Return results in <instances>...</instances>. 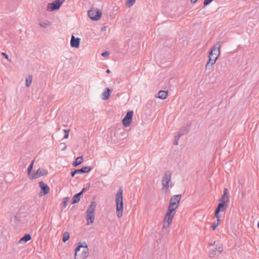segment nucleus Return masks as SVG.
Returning a JSON list of instances; mask_svg holds the SVG:
<instances>
[{
  "label": "nucleus",
  "mask_w": 259,
  "mask_h": 259,
  "mask_svg": "<svg viewBox=\"0 0 259 259\" xmlns=\"http://www.w3.org/2000/svg\"><path fill=\"white\" fill-rule=\"evenodd\" d=\"M220 42H218L211 48L210 51L208 53L209 60L206 64V69L212 66L215 63L216 60L220 55Z\"/></svg>",
  "instance_id": "obj_1"
},
{
  "label": "nucleus",
  "mask_w": 259,
  "mask_h": 259,
  "mask_svg": "<svg viewBox=\"0 0 259 259\" xmlns=\"http://www.w3.org/2000/svg\"><path fill=\"white\" fill-rule=\"evenodd\" d=\"M75 251V259H87L89 254L88 245L85 242H78Z\"/></svg>",
  "instance_id": "obj_2"
},
{
  "label": "nucleus",
  "mask_w": 259,
  "mask_h": 259,
  "mask_svg": "<svg viewBox=\"0 0 259 259\" xmlns=\"http://www.w3.org/2000/svg\"><path fill=\"white\" fill-rule=\"evenodd\" d=\"M122 192V188H120L116 195V215L119 218L122 216L123 205Z\"/></svg>",
  "instance_id": "obj_3"
},
{
  "label": "nucleus",
  "mask_w": 259,
  "mask_h": 259,
  "mask_svg": "<svg viewBox=\"0 0 259 259\" xmlns=\"http://www.w3.org/2000/svg\"><path fill=\"white\" fill-rule=\"evenodd\" d=\"M97 204L95 201H92L90 205L88 208L86 214L87 225H89L94 223L95 220L94 213Z\"/></svg>",
  "instance_id": "obj_4"
},
{
  "label": "nucleus",
  "mask_w": 259,
  "mask_h": 259,
  "mask_svg": "<svg viewBox=\"0 0 259 259\" xmlns=\"http://www.w3.org/2000/svg\"><path fill=\"white\" fill-rule=\"evenodd\" d=\"M171 174L169 170L166 171L162 180V189L167 190L169 187L172 186V182L171 181Z\"/></svg>",
  "instance_id": "obj_5"
},
{
  "label": "nucleus",
  "mask_w": 259,
  "mask_h": 259,
  "mask_svg": "<svg viewBox=\"0 0 259 259\" xmlns=\"http://www.w3.org/2000/svg\"><path fill=\"white\" fill-rule=\"evenodd\" d=\"M102 14L101 11L95 8H93L88 11V16L93 20H99Z\"/></svg>",
  "instance_id": "obj_6"
},
{
  "label": "nucleus",
  "mask_w": 259,
  "mask_h": 259,
  "mask_svg": "<svg viewBox=\"0 0 259 259\" xmlns=\"http://www.w3.org/2000/svg\"><path fill=\"white\" fill-rule=\"evenodd\" d=\"M181 199V195L179 194L174 195L170 198L169 205L177 209L179 206V204Z\"/></svg>",
  "instance_id": "obj_7"
},
{
  "label": "nucleus",
  "mask_w": 259,
  "mask_h": 259,
  "mask_svg": "<svg viewBox=\"0 0 259 259\" xmlns=\"http://www.w3.org/2000/svg\"><path fill=\"white\" fill-rule=\"evenodd\" d=\"M133 115V111H128L125 116V117L122 119V123L125 127H127L130 126L132 121V117Z\"/></svg>",
  "instance_id": "obj_8"
},
{
  "label": "nucleus",
  "mask_w": 259,
  "mask_h": 259,
  "mask_svg": "<svg viewBox=\"0 0 259 259\" xmlns=\"http://www.w3.org/2000/svg\"><path fill=\"white\" fill-rule=\"evenodd\" d=\"M92 169L91 166H85L82 167L81 168L79 169H74L73 171H71V176L74 177L75 175L78 174H84L89 172Z\"/></svg>",
  "instance_id": "obj_9"
},
{
  "label": "nucleus",
  "mask_w": 259,
  "mask_h": 259,
  "mask_svg": "<svg viewBox=\"0 0 259 259\" xmlns=\"http://www.w3.org/2000/svg\"><path fill=\"white\" fill-rule=\"evenodd\" d=\"M228 205L226 204H223L222 203H219L217 208L215 210V217L217 219L220 218L221 215L219 214L221 211H224L227 209Z\"/></svg>",
  "instance_id": "obj_10"
},
{
  "label": "nucleus",
  "mask_w": 259,
  "mask_h": 259,
  "mask_svg": "<svg viewBox=\"0 0 259 259\" xmlns=\"http://www.w3.org/2000/svg\"><path fill=\"white\" fill-rule=\"evenodd\" d=\"M39 186L41 188V190L39 192V195L40 196L46 195L49 193V187L46 184L44 183L42 181H40L39 182Z\"/></svg>",
  "instance_id": "obj_11"
},
{
  "label": "nucleus",
  "mask_w": 259,
  "mask_h": 259,
  "mask_svg": "<svg viewBox=\"0 0 259 259\" xmlns=\"http://www.w3.org/2000/svg\"><path fill=\"white\" fill-rule=\"evenodd\" d=\"M48 170L47 169L39 168L36 172L33 171V179H37L40 177L45 176L47 174Z\"/></svg>",
  "instance_id": "obj_12"
},
{
  "label": "nucleus",
  "mask_w": 259,
  "mask_h": 259,
  "mask_svg": "<svg viewBox=\"0 0 259 259\" xmlns=\"http://www.w3.org/2000/svg\"><path fill=\"white\" fill-rule=\"evenodd\" d=\"M61 6L59 4H57L56 2L54 1L52 3L48 4L47 10L49 12H52L55 10H59Z\"/></svg>",
  "instance_id": "obj_13"
},
{
  "label": "nucleus",
  "mask_w": 259,
  "mask_h": 259,
  "mask_svg": "<svg viewBox=\"0 0 259 259\" xmlns=\"http://www.w3.org/2000/svg\"><path fill=\"white\" fill-rule=\"evenodd\" d=\"M80 39L78 37L75 38L72 35L70 40V46L72 48H78L79 46Z\"/></svg>",
  "instance_id": "obj_14"
},
{
  "label": "nucleus",
  "mask_w": 259,
  "mask_h": 259,
  "mask_svg": "<svg viewBox=\"0 0 259 259\" xmlns=\"http://www.w3.org/2000/svg\"><path fill=\"white\" fill-rule=\"evenodd\" d=\"M174 218V217H169L165 216L164 221V224L163 226V229H166L169 227L170 224H171L172 220Z\"/></svg>",
  "instance_id": "obj_15"
},
{
  "label": "nucleus",
  "mask_w": 259,
  "mask_h": 259,
  "mask_svg": "<svg viewBox=\"0 0 259 259\" xmlns=\"http://www.w3.org/2000/svg\"><path fill=\"white\" fill-rule=\"evenodd\" d=\"M168 95V92L167 91H160L158 93L155 95V97L157 98L160 99H165Z\"/></svg>",
  "instance_id": "obj_16"
},
{
  "label": "nucleus",
  "mask_w": 259,
  "mask_h": 259,
  "mask_svg": "<svg viewBox=\"0 0 259 259\" xmlns=\"http://www.w3.org/2000/svg\"><path fill=\"white\" fill-rule=\"evenodd\" d=\"M31 239V236L29 234H26L19 241V244H24Z\"/></svg>",
  "instance_id": "obj_17"
},
{
  "label": "nucleus",
  "mask_w": 259,
  "mask_h": 259,
  "mask_svg": "<svg viewBox=\"0 0 259 259\" xmlns=\"http://www.w3.org/2000/svg\"><path fill=\"white\" fill-rule=\"evenodd\" d=\"M189 129L187 126L182 127L179 131L178 132V139H180V137L183 135L187 134L188 132Z\"/></svg>",
  "instance_id": "obj_18"
},
{
  "label": "nucleus",
  "mask_w": 259,
  "mask_h": 259,
  "mask_svg": "<svg viewBox=\"0 0 259 259\" xmlns=\"http://www.w3.org/2000/svg\"><path fill=\"white\" fill-rule=\"evenodd\" d=\"M176 212V208L169 205L165 216L174 217Z\"/></svg>",
  "instance_id": "obj_19"
},
{
  "label": "nucleus",
  "mask_w": 259,
  "mask_h": 259,
  "mask_svg": "<svg viewBox=\"0 0 259 259\" xmlns=\"http://www.w3.org/2000/svg\"><path fill=\"white\" fill-rule=\"evenodd\" d=\"M111 93V91L109 88L106 89L105 91L102 94V99L104 100H107Z\"/></svg>",
  "instance_id": "obj_20"
},
{
  "label": "nucleus",
  "mask_w": 259,
  "mask_h": 259,
  "mask_svg": "<svg viewBox=\"0 0 259 259\" xmlns=\"http://www.w3.org/2000/svg\"><path fill=\"white\" fill-rule=\"evenodd\" d=\"M83 162L82 156H79L77 157L75 160L73 162L72 165L74 167L77 166V165L80 164Z\"/></svg>",
  "instance_id": "obj_21"
},
{
  "label": "nucleus",
  "mask_w": 259,
  "mask_h": 259,
  "mask_svg": "<svg viewBox=\"0 0 259 259\" xmlns=\"http://www.w3.org/2000/svg\"><path fill=\"white\" fill-rule=\"evenodd\" d=\"M229 197L230 195L228 193V189L227 188H225L224 190V194L221 196V198H223L225 200L226 199V201L228 202L229 201Z\"/></svg>",
  "instance_id": "obj_22"
},
{
  "label": "nucleus",
  "mask_w": 259,
  "mask_h": 259,
  "mask_svg": "<svg viewBox=\"0 0 259 259\" xmlns=\"http://www.w3.org/2000/svg\"><path fill=\"white\" fill-rule=\"evenodd\" d=\"M81 193L79 192L77 194H76L73 197V200L72 202V204H74L76 203H78L80 201V197L81 195Z\"/></svg>",
  "instance_id": "obj_23"
},
{
  "label": "nucleus",
  "mask_w": 259,
  "mask_h": 259,
  "mask_svg": "<svg viewBox=\"0 0 259 259\" xmlns=\"http://www.w3.org/2000/svg\"><path fill=\"white\" fill-rule=\"evenodd\" d=\"M32 169V161L30 162V165L27 169V173L28 175L30 178V179H32V175H31V172Z\"/></svg>",
  "instance_id": "obj_24"
},
{
  "label": "nucleus",
  "mask_w": 259,
  "mask_h": 259,
  "mask_svg": "<svg viewBox=\"0 0 259 259\" xmlns=\"http://www.w3.org/2000/svg\"><path fill=\"white\" fill-rule=\"evenodd\" d=\"M32 80V76L29 75L26 79V86L28 87L30 85Z\"/></svg>",
  "instance_id": "obj_25"
},
{
  "label": "nucleus",
  "mask_w": 259,
  "mask_h": 259,
  "mask_svg": "<svg viewBox=\"0 0 259 259\" xmlns=\"http://www.w3.org/2000/svg\"><path fill=\"white\" fill-rule=\"evenodd\" d=\"M69 238H70V235H69V232H65V233H64V234L63 235V238H62V240L64 242H65L67 240H68Z\"/></svg>",
  "instance_id": "obj_26"
},
{
  "label": "nucleus",
  "mask_w": 259,
  "mask_h": 259,
  "mask_svg": "<svg viewBox=\"0 0 259 259\" xmlns=\"http://www.w3.org/2000/svg\"><path fill=\"white\" fill-rule=\"evenodd\" d=\"M51 23L50 22H42L40 23L39 25L41 27L43 28H47V27L50 25Z\"/></svg>",
  "instance_id": "obj_27"
},
{
  "label": "nucleus",
  "mask_w": 259,
  "mask_h": 259,
  "mask_svg": "<svg viewBox=\"0 0 259 259\" xmlns=\"http://www.w3.org/2000/svg\"><path fill=\"white\" fill-rule=\"evenodd\" d=\"M136 0H126V6L128 8L131 7L135 3Z\"/></svg>",
  "instance_id": "obj_28"
},
{
  "label": "nucleus",
  "mask_w": 259,
  "mask_h": 259,
  "mask_svg": "<svg viewBox=\"0 0 259 259\" xmlns=\"http://www.w3.org/2000/svg\"><path fill=\"white\" fill-rule=\"evenodd\" d=\"M70 200V198L69 197H65L63 199V203L64 207H65L67 205Z\"/></svg>",
  "instance_id": "obj_29"
},
{
  "label": "nucleus",
  "mask_w": 259,
  "mask_h": 259,
  "mask_svg": "<svg viewBox=\"0 0 259 259\" xmlns=\"http://www.w3.org/2000/svg\"><path fill=\"white\" fill-rule=\"evenodd\" d=\"M216 249H212L211 250H210L209 251V256L210 257H213L214 255L215 254V252H216Z\"/></svg>",
  "instance_id": "obj_30"
},
{
  "label": "nucleus",
  "mask_w": 259,
  "mask_h": 259,
  "mask_svg": "<svg viewBox=\"0 0 259 259\" xmlns=\"http://www.w3.org/2000/svg\"><path fill=\"white\" fill-rule=\"evenodd\" d=\"M69 131H70L69 130H64V132L65 133V135L64 136V139H67L68 138L69 134Z\"/></svg>",
  "instance_id": "obj_31"
},
{
  "label": "nucleus",
  "mask_w": 259,
  "mask_h": 259,
  "mask_svg": "<svg viewBox=\"0 0 259 259\" xmlns=\"http://www.w3.org/2000/svg\"><path fill=\"white\" fill-rule=\"evenodd\" d=\"M220 219H217V224H215V225H213L211 226V228H212V229L213 230H214L218 227V226H219V225L220 224Z\"/></svg>",
  "instance_id": "obj_32"
},
{
  "label": "nucleus",
  "mask_w": 259,
  "mask_h": 259,
  "mask_svg": "<svg viewBox=\"0 0 259 259\" xmlns=\"http://www.w3.org/2000/svg\"><path fill=\"white\" fill-rule=\"evenodd\" d=\"M215 249L219 253H222L223 251V248L222 245L217 247Z\"/></svg>",
  "instance_id": "obj_33"
},
{
  "label": "nucleus",
  "mask_w": 259,
  "mask_h": 259,
  "mask_svg": "<svg viewBox=\"0 0 259 259\" xmlns=\"http://www.w3.org/2000/svg\"><path fill=\"white\" fill-rule=\"evenodd\" d=\"M65 0H55L54 2L59 4L60 6L64 3Z\"/></svg>",
  "instance_id": "obj_34"
},
{
  "label": "nucleus",
  "mask_w": 259,
  "mask_h": 259,
  "mask_svg": "<svg viewBox=\"0 0 259 259\" xmlns=\"http://www.w3.org/2000/svg\"><path fill=\"white\" fill-rule=\"evenodd\" d=\"M213 0H204L203 4L204 6H206L209 4Z\"/></svg>",
  "instance_id": "obj_35"
},
{
  "label": "nucleus",
  "mask_w": 259,
  "mask_h": 259,
  "mask_svg": "<svg viewBox=\"0 0 259 259\" xmlns=\"http://www.w3.org/2000/svg\"><path fill=\"white\" fill-rule=\"evenodd\" d=\"M101 55L103 57H106L109 55V53L108 51H106V52H103L102 53Z\"/></svg>",
  "instance_id": "obj_36"
},
{
  "label": "nucleus",
  "mask_w": 259,
  "mask_h": 259,
  "mask_svg": "<svg viewBox=\"0 0 259 259\" xmlns=\"http://www.w3.org/2000/svg\"><path fill=\"white\" fill-rule=\"evenodd\" d=\"M175 141H174V144L175 145H178V141H179V139H178V136L177 135L175 136Z\"/></svg>",
  "instance_id": "obj_37"
},
{
  "label": "nucleus",
  "mask_w": 259,
  "mask_h": 259,
  "mask_svg": "<svg viewBox=\"0 0 259 259\" xmlns=\"http://www.w3.org/2000/svg\"><path fill=\"white\" fill-rule=\"evenodd\" d=\"M14 221L15 222H19L21 221L20 217H18V215H15L14 217Z\"/></svg>",
  "instance_id": "obj_38"
},
{
  "label": "nucleus",
  "mask_w": 259,
  "mask_h": 259,
  "mask_svg": "<svg viewBox=\"0 0 259 259\" xmlns=\"http://www.w3.org/2000/svg\"><path fill=\"white\" fill-rule=\"evenodd\" d=\"M2 56L5 58L6 59H7V60H8L9 61H10V60L9 59V57L8 56V55L5 53H2Z\"/></svg>",
  "instance_id": "obj_39"
},
{
  "label": "nucleus",
  "mask_w": 259,
  "mask_h": 259,
  "mask_svg": "<svg viewBox=\"0 0 259 259\" xmlns=\"http://www.w3.org/2000/svg\"><path fill=\"white\" fill-rule=\"evenodd\" d=\"M225 201H226L225 200L221 198V199L219 200V203H222L223 204H226Z\"/></svg>",
  "instance_id": "obj_40"
},
{
  "label": "nucleus",
  "mask_w": 259,
  "mask_h": 259,
  "mask_svg": "<svg viewBox=\"0 0 259 259\" xmlns=\"http://www.w3.org/2000/svg\"><path fill=\"white\" fill-rule=\"evenodd\" d=\"M88 189V188L87 187H85V188H83L82 190L80 192V193H81V194H83V193Z\"/></svg>",
  "instance_id": "obj_41"
},
{
  "label": "nucleus",
  "mask_w": 259,
  "mask_h": 259,
  "mask_svg": "<svg viewBox=\"0 0 259 259\" xmlns=\"http://www.w3.org/2000/svg\"><path fill=\"white\" fill-rule=\"evenodd\" d=\"M198 0H191L192 3H195Z\"/></svg>",
  "instance_id": "obj_42"
},
{
  "label": "nucleus",
  "mask_w": 259,
  "mask_h": 259,
  "mask_svg": "<svg viewBox=\"0 0 259 259\" xmlns=\"http://www.w3.org/2000/svg\"><path fill=\"white\" fill-rule=\"evenodd\" d=\"M111 72L110 70L109 69H107L106 70V73H110Z\"/></svg>",
  "instance_id": "obj_43"
},
{
  "label": "nucleus",
  "mask_w": 259,
  "mask_h": 259,
  "mask_svg": "<svg viewBox=\"0 0 259 259\" xmlns=\"http://www.w3.org/2000/svg\"><path fill=\"white\" fill-rule=\"evenodd\" d=\"M257 227H258V228H259V222L258 223Z\"/></svg>",
  "instance_id": "obj_44"
}]
</instances>
